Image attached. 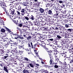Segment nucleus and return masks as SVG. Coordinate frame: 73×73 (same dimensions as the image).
I'll return each mask as SVG.
<instances>
[{
    "label": "nucleus",
    "instance_id": "c756f323",
    "mask_svg": "<svg viewBox=\"0 0 73 73\" xmlns=\"http://www.w3.org/2000/svg\"><path fill=\"white\" fill-rule=\"evenodd\" d=\"M35 62H34V63L30 64H29L30 65V67L33 68L34 67V66L35 65Z\"/></svg>",
    "mask_w": 73,
    "mask_h": 73
},
{
    "label": "nucleus",
    "instance_id": "4468645a",
    "mask_svg": "<svg viewBox=\"0 0 73 73\" xmlns=\"http://www.w3.org/2000/svg\"><path fill=\"white\" fill-rule=\"evenodd\" d=\"M11 46H12V47H14L15 46L16 47L15 45H17V43L16 42H13V43H11Z\"/></svg>",
    "mask_w": 73,
    "mask_h": 73
},
{
    "label": "nucleus",
    "instance_id": "6e6d98bb",
    "mask_svg": "<svg viewBox=\"0 0 73 73\" xmlns=\"http://www.w3.org/2000/svg\"><path fill=\"white\" fill-rule=\"evenodd\" d=\"M21 9V7L20 6V5H19L18 6V9H17V10H19Z\"/></svg>",
    "mask_w": 73,
    "mask_h": 73
},
{
    "label": "nucleus",
    "instance_id": "3c124183",
    "mask_svg": "<svg viewBox=\"0 0 73 73\" xmlns=\"http://www.w3.org/2000/svg\"><path fill=\"white\" fill-rule=\"evenodd\" d=\"M28 4H27L26 2H23V5L25 6H27Z\"/></svg>",
    "mask_w": 73,
    "mask_h": 73
},
{
    "label": "nucleus",
    "instance_id": "13d9d810",
    "mask_svg": "<svg viewBox=\"0 0 73 73\" xmlns=\"http://www.w3.org/2000/svg\"><path fill=\"white\" fill-rule=\"evenodd\" d=\"M50 60H53L54 59V58L53 56H51V55L50 56Z\"/></svg>",
    "mask_w": 73,
    "mask_h": 73
},
{
    "label": "nucleus",
    "instance_id": "f257e3e1",
    "mask_svg": "<svg viewBox=\"0 0 73 73\" xmlns=\"http://www.w3.org/2000/svg\"><path fill=\"white\" fill-rule=\"evenodd\" d=\"M5 4V3H4V2H3V1L0 0V6L2 9H4L6 12V11H7L6 8V6Z\"/></svg>",
    "mask_w": 73,
    "mask_h": 73
},
{
    "label": "nucleus",
    "instance_id": "680f3d73",
    "mask_svg": "<svg viewBox=\"0 0 73 73\" xmlns=\"http://www.w3.org/2000/svg\"><path fill=\"white\" fill-rule=\"evenodd\" d=\"M54 67L55 68H58V66L56 65V64H54Z\"/></svg>",
    "mask_w": 73,
    "mask_h": 73
},
{
    "label": "nucleus",
    "instance_id": "7c9ffc66",
    "mask_svg": "<svg viewBox=\"0 0 73 73\" xmlns=\"http://www.w3.org/2000/svg\"><path fill=\"white\" fill-rule=\"evenodd\" d=\"M23 73H29V71L26 69H24V70H23Z\"/></svg>",
    "mask_w": 73,
    "mask_h": 73
},
{
    "label": "nucleus",
    "instance_id": "0eeeda50",
    "mask_svg": "<svg viewBox=\"0 0 73 73\" xmlns=\"http://www.w3.org/2000/svg\"><path fill=\"white\" fill-rule=\"evenodd\" d=\"M38 3H32V2H30V6L32 7H34V6H35V5H38Z\"/></svg>",
    "mask_w": 73,
    "mask_h": 73
},
{
    "label": "nucleus",
    "instance_id": "9b49d317",
    "mask_svg": "<svg viewBox=\"0 0 73 73\" xmlns=\"http://www.w3.org/2000/svg\"><path fill=\"white\" fill-rule=\"evenodd\" d=\"M48 53V54L50 56H51V50H49V49L48 48H47L46 50H45Z\"/></svg>",
    "mask_w": 73,
    "mask_h": 73
},
{
    "label": "nucleus",
    "instance_id": "a19ab883",
    "mask_svg": "<svg viewBox=\"0 0 73 73\" xmlns=\"http://www.w3.org/2000/svg\"><path fill=\"white\" fill-rule=\"evenodd\" d=\"M46 21L47 22H49L50 21V18H49V19H48L47 18V19H46Z\"/></svg>",
    "mask_w": 73,
    "mask_h": 73
},
{
    "label": "nucleus",
    "instance_id": "aec40b11",
    "mask_svg": "<svg viewBox=\"0 0 73 73\" xmlns=\"http://www.w3.org/2000/svg\"><path fill=\"white\" fill-rule=\"evenodd\" d=\"M60 29L62 31L65 30H66L65 27H64L63 26L61 25Z\"/></svg>",
    "mask_w": 73,
    "mask_h": 73
},
{
    "label": "nucleus",
    "instance_id": "de8ad7c7",
    "mask_svg": "<svg viewBox=\"0 0 73 73\" xmlns=\"http://www.w3.org/2000/svg\"><path fill=\"white\" fill-rule=\"evenodd\" d=\"M43 72L45 73H48V71L47 70H45L44 69H43Z\"/></svg>",
    "mask_w": 73,
    "mask_h": 73
},
{
    "label": "nucleus",
    "instance_id": "a211bd4d",
    "mask_svg": "<svg viewBox=\"0 0 73 73\" xmlns=\"http://www.w3.org/2000/svg\"><path fill=\"white\" fill-rule=\"evenodd\" d=\"M59 34L62 37L64 36V32H63L60 31V33H59Z\"/></svg>",
    "mask_w": 73,
    "mask_h": 73
},
{
    "label": "nucleus",
    "instance_id": "774afa93",
    "mask_svg": "<svg viewBox=\"0 0 73 73\" xmlns=\"http://www.w3.org/2000/svg\"><path fill=\"white\" fill-rule=\"evenodd\" d=\"M7 60H9V61H11L10 57H9L7 58Z\"/></svg>",
    "mask_w": 73,
    "mask_h": 73
},
{
    "label": "nucleus",
    "instance_id": "cd10ccee",
    "mask_svg": "<svg viewBox=\"0 0 73 73\" xmlns=\"http://www.w3.org/2000/svg\"><path fill=\"white\" fill-rule=\"evenodd\" d=\"M24 18H25V19H26L27 20H30L29 15H27V17H24Z\"/></svg>",
    "mask_w": 73,
    "mask_h": 73
},
{
    "label": "nucleus",
    "instance_id": "39448f33",
    "mask_svg": "<svg viewBox=\"0 0 73 73\" xmlns=\"http://www.w3.org/2000/svg\"><path fill=\"white\" fill-rule=\"evenodd\" d=\"M38 44L39 45L41 44V45H40L41 46L43 47V48H44V49L45 50L47 48H47L46 47V44H45V43L44 42H42H42H41L40 44L38 43Z\"/></svg>",
    "mask_w": 73,
    "mask_h": 73
},
{
    "label": "nucleus",
    "instance_id": "79ce46f5",
    "mask_svg": "<svg viewBox=\"0 0 73 73\" xmlns=\"http://www.w3.org/2000/svg\"><path fill=\"white\" fill-rule=\"evenodd\" d=\"M17 25L18 26L21 27L23 26V24L22 23H20L19 24V23H18V24Z\"/></svg>",
    "mask_w": 73,
    "mask_h": 73
},
{
    "label": "nucleus",
    "instance_id": "f3484780",
    "mask_svg": "<svg viewBox=\"0 0 73 73\" xmlns=\"http://www.w3.org/2000/svg\"><path fill=\"white\" fill-rule=\"evenodd\" d=\"M25 13L29 14L30 13L29 10L27 8H25Z\"/></svg>",
    "mask_w": 73,
    "mask_h": 73
},
{
    "label": "nucleus",
    "instance_id": "2f4dec72",
    "mask_svg": "<svg viewBox=\"0 0 73 73\" xmlns=\"http://www.w3.org/2000/svg\"><path fill=\"white\" fill-rule=\"evenodd\" d=\"M45 67H48V68H51L52 67V66H48L45 65L44 66Z\"/></svg>",
    "mask_w": 73,
    "mask_h": 73
},
{
    "label": "nucleus",
    "instance_id": "393cba45",
    "mask_svg": "<svg viewBox=\"0 0 73 73\" xmlns=\"http://www.w3.org/2000/svg\"><path fill=\"white\" fill-rule=\"evenodd\" d=\"M52 9H51L50 10H49L48 12V14L49 15H52Z\"/></svg>",
    "mask_w": 73,
    "mask_h": 73
},
{
    "label": "nucleus",
    "instance_id": "bf43d9fd",
    "mask_svg": "<svg viewBox=\"0 0 73 73\" xmlns=\"http://www.w3.org/2000/svg\"><path fill=\"white\" fill-rule=\"evenodd\" d=\"M55 12L56 13V14H59V13H60V12L59 11V10H57L56 11H55Z\"/></svg>",
    "mask_w": 73,
    "mask_h": 73
},
{
    "label": "nucleus",
    "instance_id": "a18cd8bd",
    "mask_svg": "<svg viewBox=\"0 0 73 73\" xmlns=\"http://www.w3.org/2000/svg\"><path fill=\"white\" fill-rule=\"evenodd\" d=\"M64 1L63 0H60L58 1V3H63Z\"/></svg>",
    "mask_w": 73,
    "mask_h": 73
},
{
    "label": "nucleus",
    "instance_id": "72a5a7b5",
    "mask_svg": "<svg viewBox=\"0 0 73 73\" xmlns=\"http://www.w3.org/2000/svg\"><path fill=\"white\" fill-rule=\"evenodd\" d=\"M67 16L66 15H63L61 17L63 19H65L67 18Z\"/></svg>",
    "mask_w": 73,
    "mask_h": 73
},
{
    "label": "nucleus",
    "instance_id": "423d86ee",
    "mask_svg": "<svg viewBox=\"0 0 73 73\" xmlns=\"http://www.w3.org/2000/svg\"><path fill=\"white\" fill-rule=\"evenodd\" d=\"M34 25L38 26L40 25V23L36 19H35L34 21Z\"/></svg>",
    "mask_w": 73,
    "mask_h": 73
},
{
    "label": "nucleus",
    "instance_id": "6e6552de",
    "mask_svg": "<svg viewBox=\"0 0 73 73\" xmlns=\"http://www.w3.org/2000/svg\"><path fill=\"white\" fill-rule=\"evenodd\" d=\"M22 15L23 16L25 13V8L22 9L21 11Z\"/></svg>",
    "mask_w": 73,
    "mask_h": 73
},
{
    "label": "nucleus",
    "instance_id": "c03bdc74",
    "mask_svg": "<svg viewBox=\"0 0 73 73\" xmlns=\"http://www.w3.org/2000/svg\"><path fill=\"white\" fill-rule=\"evenodd\" d=\"M42 30H43V31H47V30H48V28L45 27L44 29H43Z\"/></svg>",
    "mask_w": 73,
    "mask_h": 73
},
{
    "label": "nucleus",
    "instance_id": "f8f14e48",
    "mask_svg": "<svg viewBox=\"0 0 73 73\" xmlns=\"http://www.w3.org/2000/svg\"><path fill=\"white\" fill-rule=\"evenodd\" d=\"M67 66L68 64H67L66 62H64L63 63H62V66H63V67H66Z\"/></svg>",
    "mask_w": 73,
    "mask_h": 73
},
{
    "label": "nucleus",
    "instance_id": "58836bf2",
    "mask_svg": "<svg viewBox=\"0 0 73 73\" xmlns=\"http://www.w3.org/2000/svg\"><path fill=\"white\" fill-rule=\"evenodd\" d=\"M55 50H51V55L55 54Z\"/></svg>",
    "mask_w": 73,
    "mask_h": 73
},
{
    "label": "nucleus",
    "instance_id": "052dcab7",
    "mask_svg": "<svg viewBox=\"0 0 73 73\" xmlns=\"http://www.w3.org/2000/svg\"><path fill=\"white\" fill-rule=\"evenodd\" d=\"M38 29H39V30H43V28H42V27H39L38 28Z\"/></svg>",
    "mask_w": 73,
    "mask_h": 73
},
{
    "label": "nucleus",
    "instance_id": "69168bd1",
    "mask_svg": "<svg viewBox=\"0 0 73 73\" xmlns=\"http://www.w3.org/2000/svg\"><path fill=\"white\" fill-rule=\"evenodd\" d=\"M59 67V68H58L56 69V70L57 71H58L59 70H61V68H62L61 67Z\"/></svg>",
    "mask_w": 73,
    "mask_h": 73
},
{
    "label": "nucleus",
    "instance_id": "5701e85b",
    "mask_svg": "<svg viewBox=\"0 0 73 73\" xmlns=\"http://www.w3.org/2000/svg\"><path fill=\"white\" fill-rule=\"evenodd\" d=\"M12 21H13V22H14V23H15L16 25H17L18 24V21H16L14 19H12Z\"/></svg>",
    "mask_w": 73,
    "mask_h": 73
},
{
    "label": "nucleus",
    "instance_id": "e433bc0d",
    "mask_svg": "<svg viewBox=\"0 0 73 73\" xmlns=\"http://www.w3.org/2000/svg\"><path fill=\"white\" fill-rule=\"evenodd\" d=\"M55 32L54 31V33H53H53H51L50 35V36H52V37L54 36V35H55L54 33Z\"/></svg>",
    "mask_w": 73,
    "mask_h": 73
},
{
    "label": "nucleus",
    "instance_id": "ddd939ff",
    "mask_svg": "<svg viewBox=\"0 0 73 73\" xmlns=\"http://www.w3.org/2000/svg\"><path fill=\"white\" fill-rule=\"evenodd\" d=\"M7 67L6 66H4L3 67V70L6 72L9 73L8 70H7Z\"/></svg>",
    "mask_w": 73,
    "mask_h": 73
},
{
    "label": "nucleus",
    "instance_id": "09e8293b",
    "mask_svg": "<svg viewBox=\"0 0 73 73\" xmlns=\"http://www.w3.org/2000/svg\"><path fill=\"white\" fill-rule=\"evenodd\" d=\"M20 50H19V49H17V48H16V53H19V52H20Z\"/></svg>",
    "mask_w": 73,
    "mask_h": 73
},
{
    "label": "nucleus",
    "instance_id": "20e7f679",
    "mask_svg": "<svg viewBox=\"0 0 73 73\" xmlns=\"http://www.w3.org/2000/svg\"><path fill=\"white\" fill-rule=\"evenodd\" d=\"M66 52L65 51H63V54H60V57H61L62 58H64L65 57H66Z\"/></svg>",
    "mask_w": 73,
    "mask_h": 73
},
{
    "label": "nucleus",
    "instance_id": "ea45409f",
    "mask_svg": "<svg viewBox=\"0 0 73 73\" xmlns=\"http://www.w3.org/2000/svg\"><path fill=\"white\" fill-rule=\"evenodd\" d=\"M44 71V69H41L40 70H38V71H37V72H43Z\"/></svg>",
    "mask_w": 73,
    "mask_h": 73
},
{
    "label": "nucleus",
    "instance_id": "864d4df0",
    "mask_svg": "<svg viewBox=\"0 0 73 73\" xmlns=\"http://www.w3.org/2000/svg\"><path fill=\"white\" fill-rule=\"evenodd\" d=\"M53 61V60H50V65H52L53 63H52V61Z\"/></svg>",
    "mask_w": 73,
    "mask_h": 73
},
{
    "label": "nucleus",
    "instance_id": "0e129e2a",
    "mask_svg": "<svg viewBox=\"0 0 73 73\" xmlns=\"http://www.w3.org/2000/svg\"><path fill=\"white\" fill-rule=\"evenodd\" d=\"M13 51V52H15V53H16V49L15 48H13V50H12V52Z\"/></svg>",
    "mask_w": 73,
    "mask_h": 73
},
{
    "label": "nucleus",
    "instance_id": "b1692460",
    "mask_svg": "<svg viewBox=\"0 0 73 73\" xmlns=\"http://www.w3.org/2000/svg\"><path fill=\"white\" fill-rule=\"evenodd\" d=\"M44 11L42 8H40L39 9V11L41 13H43Z\"/></svg>",
    "mask_w": 73,
    "mask_h": 73
},
{
    "label": "nucleus",
    "instance_id": "bb28decb",
    "mask_svg": "<svg viewBox=\"0 0 73 73\" xmlns=\"http://www.w3.org/2000/svg\"><path fill=\"white\" fill-rule=\"evenodd\" d=\"M62 13L64 14H66V13H67V11L66 10H64L61 11Z\"/></svg>",
    "mask_w": 73,
    "mask_h": 73
},
{
    "label": "nucleus",
    "instance_id": "f03ea898",
    "mask_svg": "<svg viewBox=\"0 0 73 73\" xmlns=\"http://www.w3.org/2000/svg\"><path fill=\"white\" fill-rule=\"evenodd\" d=\"M10 12L9 13L8 11H6V13L8 16L11 15H14V13H15V10L13 9H10Z\"/></svg>",
    "mask_w": 73,
    "mask_h": 73
},
{
    "label": "nucleus",
    "instance_id": "603ef678",
    "mask_svg": "<svg viewBox=\"0 0 73 73\" xmlns=\"http://www.w3.org/2000/svg\"><path fill=\"white\" fill-rule=\"evenodd\" d=\"M38 29L36 28L35 29H33L32 30V31H34V32L35 33H36L37 32H36L35 31H36V30H38Z\"/></svg>",
    "mask_w": 73,
    "mask_h": 73
},
{
    "label": "nucleus",
    "instance_id": "a878e982",
    "mask_svg": "<svg viewBox=\"0 0 73 73\" xmlns=\"http://www.w3.org/2000/svg\"><path fill=\"white\" fill-rule=\"evenodd\" d=\"M73 30V29H67V32L68 33H69V34H71V33L72 31Z\"/></svg>",
    "mask_w": 73,
    "mask_h": 73
},
{
    "label": "nucleus",
    "instance_id": "e2e57ef3",
    "mask_svg": "<svg viewBox=\"0 0 73 73\" xmlns=\"http://www.w3.org/2000/svg\"><path fill=\"white\" fill-rule=\"evenodd\" d=\"M29 11H30V13L31 12H33V9H29Z\"/></svg>",
    "mask_w": 73,
    "mask_h": 73
},
{
    "label": "nucleus",
    "instance_id": "4be33fe9",
    "mask_svg": "<svg viewBox=\"0 0 73 73\" xmlns=\"http://www.w3.org/2000/svg\"><path fill=\"white\" fill-rule=\"evenodd\" d=\"M17 30H19V32L20 33V34H22L23 33L21 29H20L18 27H17Z\"/></svg>",
    "mask_w": 73,
    "mask_h": 73
},
{
    "label": "nucleus",
    "instance_id": "49530a36",
    "mask_svg": "<svg viewBox=\"0 0 73 73\" xmlns=\"http://www.w3.org/2000/svg\"><path fill=\"white\" fill-rule=\"evenodd\" d=\"M1 32L3 33H5V30L3 29H2L1 30Z\"/></svg>",
    "mask_w": 73,
    "mask_h": 73
},
{
    "label": "nucleus",
    "instance_id": "2eb2a0df",
    "mask_svg": "<svg viewBox=\"0 0 73 73\" xmlns=\"http://www.w3.org/2000/svg\"><path fill=\"white\" fill-rule=\"evenodd\" d=\"M72 26L71 24H65V27L66 28H69Z\"/></svg>",
    "mask_w": 73,
    "mask_h": 73
},
{
    "label": "nucleus",
    "instance_id": "9d476101",
    "mask_svg": "<svg viewBox=\"0 0 73 73\" xmlns=\"http://www.w3.org/2000/svg\"><path fill=\"white\" fill-rule=\"evenodd\" d=\"M29 19L30 20V19L31 21H34L35 20V19H36L35 18V16L33 15H31V16L30 17L29 16Z\"/></svg>",
    "mask_w": 73,
    "mask_h": 73
},
{
    "label": "nucleus",
    "instance_id": "c9c22d12",
    "mask_svg": "<svg viewBox=\"0 0 73 73\" xmlns=\"http://www.w3.org/2000/svg\"><path fill=\"white\" fill-rule=\"evenodd\" d=\"M23 59L25 60H27V61H30V60L27 57H24V58H23Z\"/></svg>",
    "mask_w": 73,
    "mask_h": 73
},
{
    "label": "nucleus",
    "instance_id": "6ab92c4d",
    "mask_svg": "<svg viewBox=\"0 0 73 73\" xmlns=\"http://www.w3.org/2000/svg\"><path fill=\"white\" fill-rule=\"evenodd\" d=\"M51 28L54 30H59V29H58V28L57 27V26H53V27H51Z\"/></svg>",
    "mask_w": 73,
    "mask_h": 73
},
{
    "label": "nucleus",
    "instance_id": "37998d69",
    "mask_svg": "<svg viewBox=\"0 0 73 73\" xmlns=\"http://www.w3.org/2000/svg\"><path fill=\"white\" fill-rule=\"evenodd\" d=\"M17 14H18V15H22L21 12H20L18 11H17Z\"/></svg>",
    "mask_w": 73,
    "mask_h": 73
},
{
    "label": "nucleus",
    "instance_id": "412c9836",
    "mask_svg": "<svg viewBox=\"0 0 73 73\" xmlns=\"http://www.w3.org/2000/svg\"><path fill=\"white\" fill-rule=\"evenodd\" d=\"M52 17L54 18H55L56 17H59V14L57 13H56L54 14L53 15Z\"/></svg>",
    "mask_w": 73,
    "mask_h": 73
},
{
    "label": "nucleus",
    "instance_id": "1a4fd4ad",
    "mask_svg": "<svg viewBox=\"0 0 73 73\" xmlns=\"http://www.w3.org/2000/svg\"><path fill=\"white\" fill-rule=\"evenodd\" d=\"M66 42H68V41H66L64 40L61 41V44L62 45L64 44H66Z\"/></svg>",
    "mask_w": 73,
    "mask_h": 73
},
{
    "label": "nucleus",
    "instance_id": "4d7b16f0",
    "mask_svg": "<svg viewBox=\"0 0 73 73\" xmlns=\"http://www.w3.org/2000/svg\"><path fill=\"white\" fill-rule=\"evenodd\" d=\"M4 29H6L7 30V31H8L9 33H10L11 32V30H10L9 29H8L7 27H5V28Z\"/></svg>",
    "mask_w": 73,
    "mask_h": 73
},
{
    "label": "nucleus",
    "instance_id": "8fccbe9b",
    "mask_svg": "<svg viewBox=\"0 0 73 73\" xmlns=\"http://www.w3.org/2000/svg\"><path fill=\"white\" fill-rule=\"evenodd\" d=\"M61 25H58L56 26L58 28V29H60L61 27Z\"/></svg>",
    "mask_w": 73,
    "mask_h": 73
},
{
    "label": "nucleus",
    "instance_id": "dca6fc26",
    "mask_svg": "<svg viewBox=\"0 0 73 73\" xmlns=\"http://www.w3.org/2000/svg\"><path fill=\"white\" fill-rule=\"evenodd\" d=\"M56 36V39L58 40H60L61 38H62V37L61 36L59 35H57Z\"/></svg>",
    "mask_w": 73,
    "mask_h": 73
},
{
    "label": "nucleus",
    "instance_id": "c85d7f7f",
    "mask_svg": "<svg viewBox=\"0 0 73 73\" xmlns=\"http://www.w3.org/2000/svg\"><path fill=\"white\" fill-rule=\"evenodd\" d=\"M27 40H29L30 39H31L32 38V36H31L27 35Z\"/></svg>",
    "mask_w": 73,
    "mask_h": 73
},
{
    "label": "nucleus",
    "instance_id": "f704fd0d",
    "mask_svg": "<svg viewBox=\"0 0 73 73\" xmlns=\"http://www.w3.org/2000/svg\"><path fill=\"white\" fill-rule=\"evenodd\" d=\"M40 19L41 20V22H45L46 21V19H44L42 18L41 19Z\"/></svg>",
    "mask_w": 73,
    "mask_h": 73
},
{
    "label": "nucleus",
    "instance_id": "338daca9",
    "mask_svg": "<svg viewBox=\"0 0 73 73\" xmlns=\"http://www.w3.org/2000/svg\"><path fill=\"white\" fill-rule=\"evenodd\" d=\"M69 21H63V23H67V22H68Z\"/></svg>",
    "mask_w": 73,
    "mask_h": 73
},
{
    "label": "nucleus",
    "instance_id": "4c0bfd02",
    "mask_svg": "<svg viewBox=\"0 0 73 73\" xmlns=\"http://www.w3.org/2000/svg\"><path fill=\"white\" fill-rule=\"evenodd\" d=\"M19 5L18 4H16L15 5V9H17V10L18 9V7H19Z\"/></svg>",
    "mask_w": 73,
    "mask_h": 73
},
{
    "label": "nucleus",
    "instance_id": "7ed1b4c3",
    "mask_svg": "<svg viewBox=\"0 0 73 73\" xmlns=\"http://www.w3.org/2000/svg\"><path fill=\"white\" fill-rule=\"evenodd\" d=\"M30 44H31V48H34V49L35 50V48L36 47V45H38V44H35L33 45V44L32 42H29L28 43V44H27L29 47H31Z\"/></svg>",
    "mask_w": 73,
    "mask_h": 73
},
{
    "label": "nucleus",
    "instance_id": "473e14b6",
    "mask_svg": "<svg viewBox=\"0 0 73 73\" xmlns=\"http://www.w3.org/2000/svg\"><path fill=\"white\" fill-rule=\"evenodd\" d=\"M46 24L45 22H41L40 24L41 25L43 26L44 25H46Z\"/></svg>",
    "mask_w": 73,
    "mask_h": 73
},
{
    "label": "nucleus",
    "instance_id": "5fc2aeb1",
    "mask_svg": "<svg viewBox=\"0 0 73 73\" xmlns=\"http://www.w3.org/2000/svg\"><path fill=\"white\" fill-rule=\"evenodd\" d=\"M72 49H68V51H69V53L70 54V53H72Z\"/></svg>",
    "mask_w": 73,
    "mask_h": 73
}]
</instances>
